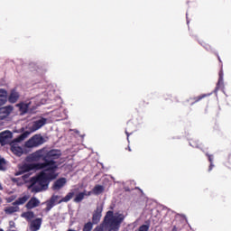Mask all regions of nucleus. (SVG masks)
Listing matches in <instances>:
<instances>
[{
  "instance_id": "f257e3e1",
  "label": "nucleus",
  "mask_w": 231,
  "mask_h": 231,
  "mask_svg": "<svg viewBox=\"0 0 231 231\" xmlns=\"http://www.w3.org/2000/svg\"><path fill=\"white\" fill-rule=\"evenodd\" d=\"M57 169H59L58 164L47 166L36 177H32L31 179L32 192H42V190H46L50 181L57 180V177L59 176V173H57Z\"/></svg>"
},
{
  "instance_id": "f03ea898",
  "label": "nucleus",
  "mask_w": 231,
  "mask_h": 231,
  "mask_svg": "<svg viewBox=\"0 0 231 231\" xmlns=\"http://www.w3.org/2000/svg\"><path fill=\"white\" fill-rule=\"evenodd\" d=\"M62 153L60 150H46L45 148L40 149L34 152H32L29 158L32 162H41L42 160L43 162L34 163L35 165H43L42 169H46V167H51L53 165H57V162L55 160H59Z\"/></svg>"
},
{
  "instance_id": "7ed1b4c3",
  "label": "nucleus",
  "mask_w": 231,
  "mask_h": 231,
  "mask_svg": "<svg viewBox=\"0 0 231 231\" xmlns=\"http://www.w3.org/2000/svg\"><path fill=\"white\" fill-rule=\"evenodd\" d=\"M46 142L44 137L41 134H35L27 142H25V147L28 149H32V147H39V145H42Z\"/></svg>"
},
{
  "instance_id": "20e7f679",
  "label": "nucleus",
  "mask_w": 231,
  "mask_h": 231,
  "mask_svg": "<svg viewBox=\"0 0 231 231\" xmlns=\"http://www.w3.org/2000/svg\"><path fill=\"white\" fill-rule=\"evenodd\" d=\"M104 211V204H97L92 215V224L98 225L102 219V212Z\"/></svg>"
},
{
  "instance_id": "39448f33",
  "label": "nucleus",
  "mask_w": 231,
  "mask_h": 231,
  "mask_svg": "<svg viewBox=\"0 0 231 231\" xmlns=\"http://www.w3.org/2000/svg\"><path fill=\"white\" fill-rule=\"evenodd\" d=\"M14 137V134H12L10 131L5 130L2 133H0V145L5 146L8 145L10 143V141Z\"/></svg>"
},
{
  "instance_id": "423d86ee",
  "label": "nucleus",
  "mask_w": 231,
  "mask_h": 231,
  "mask_svg": "<svg viewBox=\"0 0 231 231\" xmlns=\"http://www.w3.org/2000/svg\"><path fill=\"white\" fill-rule=\"evenodd\" d=\"M44 164H35V163H31V164H23L21 167L22 172H30V171H42V167Z\"/></svg>"
},
{
  "instance_id": "0eeeda50",
  "label": "nucleus",
  "mask_w": 231,
  "mask_h": 231,
  "mask_svg": "<svg viewBox=\"0 0 231 231\" xmlns=\"http://www.w3.org/2000/svg\"><path fill=\"white\" fill-rule=\"evenodd\" d=\"M14 111V106L12 105H8L6 106L0 107V120H5L12 115Z\"/></svg>"
},
{
  "instance_id": "6e6552de",
  "label": "nucleus",
  "mask_w": 231,
  "mask_h": 231,
  "mask_svg": "<svg viewBox=\"0 0 231 231\" xmlns=\"http://www.w3.org/2000/svg\"><path fill=\"white\" fill-rule=\"evenodd\" d=\"M41 205V200L36 197H32L30 200L26 203L25 208L27 210H32V208H37Z\"/></svg>"
},
{
  "instance_id": "1a4fd4ad",
  "label": "nucleus",
  "mask_w": 231,
  "mask_h": 231,
  "mask_svg": "<svg viewBox=\"0 0 231 231\" xmlns=\"http://www.w3.org/2000/svg\"><path fill=\"white\" fill-rule=\"evenodd\" d=\"M67 180L66 178H60L56 181H54L52 185V190H60L64 185H66Z\"/></svg>"
},
{
  "instance_id": "9d476101",
  "label": "nucleus",
  "mask_w": 231,
  "mask_h": 231,
  "mask_svg": "<svg viewBox=\"0 0 231 231\" xmlns=\"http://www.w3.org/2000/svg\"><path fill=\"white\" fill-rule=\"evenodd\" d=\"M15 106L18 107L21 115H26V113H28V109L30 108V104L24 102H20Z\"/></svg>"
},
{
  "instance_id": "9b49d317",
  "label": "nucleus",
  "mask_w": 231,
  "mask_h": 231,
  "mask_svg": "<svg viewBox=\"0 0 231 231\" xmlns=\"http://www.w3.org/2000/svg\"><path fill=\"white\" fill-rule=\"evenodd\" d=\"M45 125H46V120L44 118L34 122L31 128L32 133H34V131H39V129H41V127H42Z\"/></svg>"
},
{
  "instance_id": "f8f14e48",
  "label": "nucleus",
  "mask_w": 231,
  "mask_h": 231,
  "mask_svg": "<svg viewBox=\"0 0 231 231\" xmlns=\"http://www.w3.org/2000/svg\"><path fill=\"white\" fill-rule=\"evenodd\" d=\"M21 95H19V92L16 90H12L9 97H8V102L10 104H15L17 100H19Z\"/></svg>"
},
{
  "instance_id": "ddd939ff",
  "label": "nucleus",
  "mask_w": 231,
  "mask_h": 231,
  "mask_svg": "<svg viewBox=\"0 0 231 231\" xmlns=\"http://www.w3.org/2000/svg\"><path fill=\"white\" fill-rule=\"evenodd\" d=\"M41 225H42V218H36L31 222V231H37L41 229Z\"/></svg>"
},
{
  "instance_id": "4468645a",
  "label": "nucleus",
  "mask_w": 231,
  "mask_h": 231,
  "mask_svg": "<svg viewBox=\"0 0 231 231\" xmlns=\"http://www.w3.org/2000/svg\"><path fill=\"white\" fill-rule=\"evenodd\" d=\"M11 152L15 154V156L21 157L23 154V148L17 144L11 145Z\"/></svg>"
},
{
  "instance_id": "2eb2a0df",
  "label": "nucleus",
  "mask_w": 231,
  "mask_h": 231,
  "mask_svg": "<svg viewBox=\"0 0 231 231\" xmlns=\"http://www.w3.org/2000/svg\"><path fill=\"white\" fill-rule=\"evenodd\" d=\"M8 101V92L5 89L0 88V106H5Z\"/></svg>"
},
{
  "instance_id": "dca6fc26",
  "label": "nucleus",
  "mask_w": 231,
  "mask_h": 231,
  "mask_svg": "<svg viewBox=\"0 0 231 231\" xmlns=\"http://www.w3.org/2000/svg\"><path fill=\"white\" fill-rule=\"evenodd\" d=\"M218 81L217 83L216 88H215V93H217V90L222 89V88H224V84H223V69H221L218 72Z\"/></svg>"
},
{
  "instance_id": "f3484780",
  "label": "nucleus",
  "mask_w": 231,
  "mask_h": 231,
  "mask_svg": "<svg viewBox=\"0 0 231 231\" xmlns=\"http://www.w3.org/2000/svg\"><path fill=\"white\" fill-rule=\"evenodd\" d=\"M207 97H210V94H202L199 97H190L189 101H190V105L194 106V104H198V102L203 100V98H207Z\"/></svg>"
},
{
  "instance_id": "a211bd4d",
  "label": "nucleus",
  "mask_w": 231,
  "mask_h": 231,
  "mask_svg": "<svg viewBox=\"0 0 231 231\" xmlns=\"http://www.w3.org/2000/svg\"><path fill=\"white\" fill-rule=\"evenodd\" d=\"M73 196H75V191L69 192L64 198L58 201V205H60V203H68V201L73 199Z\"/></svg>"
},
{
  "instance_id": "6ab92c4d",
  "label": "nucleus",
  "mask_w": 231,
  "mask_h": 231,
  "mask_svg": "<svg viewBox=\"0 0 231 231\" xmlns=\"http://www.w3.org/2000/svg\"><path fill=\"white\" fill-rule=\"evenodd\" d=\"M28 199H30V197L28 195H24L23 197L18 198L14 202H13V205L16 207H18V205H24Z\"/></svg>"
},
{
  "instance_id": "aec40b11",
  "label": "nucleus",
  "mask_w": 231,
  "mask_h": 231,
  "mask_svg": "<svg viewBox=\"0 0 231 231\" xmlns=\"http://www.w3.org/2000/svg\"><path fill=\"white\" fill-rule=\"evenodd\" d=\"M5 212L7 215L15 214V212H19V206H10L5 208Z\"/></svg>"
},
{
  "instance_id": "412c9836",
  "label": "nucleus",
  "mask_w": 231,
  "mask_h": 231,
  "mask_svg": "<svg viewBox=\"0 0 231 231\" xmlns=\"http://www.w3.org/2000/svg\"><path fill=\"white\" fill-rule=\"evenodd\" d=\"M84 198H86V190L78 193L74 198L73 201L74 203H82V201L84 200Z\"/></svg>"
},
{
  "instance_id": "4be33fe9",
  "label": "nucleus",
  "mask_w": 231,
  "mask_h": 231,
  "mask_svg": "<svg viewBox=\"0 0 231 231\" xmlns=\"http://www.w3.org/2000/svg\"><path fill=\"white\" fill-rule=\"evenodd\" d=\"M30 136V132L25 131L23 132L22 134H20L15 140L14 142H23L24 140H26V137Z\"/></svg>"
},
{
  "instance_id": "5701e85b",
  "label": "nucleus",
  "mask_w": 231,
  "mask_h": 231,
  "mask_svg": "<svg viewBox=\"0 0 231 231\" xmlns=\"http://www.w3.org/2000/svg\"><path fill=\"white\" fill-rule=\"evenodd\" d=\"M104 192V186L102 185H96L93 188V193L96 194V196H98V194H102Z\"/></svg>"
},
{
  "instance_id": "b1692460",
  "label": "nucleus",
  "mask_w": 231,
  "mask_h": 231,
  "mask_svg": "<svg viewBox=\"0 0 231 231\" xmlns=\"http://www.w3.org/2000/svg\"><path fill=\"white\" fill-rule=\"evenodd\" d=\"M22 217H24L25 219H33L35 217V214L33 211H27L22 214Z\"/></svg>"
},
{
  "instance_id": "393cba45",
  "label": "nucleus",
  "mask_w": 231,
  "mask_h": 231,
  "mask_svg": "<svg viewBox=\"0 0 231 231\" xmlns=\"http://www.w3.org/2000/svg\"><path fill=\"white\" fill-rule=\"evenodd\" d=\"M189 145H191V147H195L197 149H199V147H201V143H199V141H198L196 139H190L189 140Z\"/></svg>"
},
{
  "instance_id": "a878e982",
  "label": "nucleus",
  "mask_w": 231,
  "mask_h": 231,
  "mask_svg": "<svg viewBox=\"0 0 231 231\" xmlns=\"http://www.w3.org/2000/svg\"><path fill=\"white\" fill-rule=\"evenodd\" d=\"M55 207V203L51 202V200H48L46 202V208H44V212H50L51 208Z\"/></svg>"
},
{
  "instance_id": "bb28decb",
  "label": "nucleus",
  "mask_w": 231,
  "mask_h": 231,
  "mask_svg": "<svg viewBox=\"0 0 231 231\" xmlns=\"http://www.w3.org/2000/svg\"><path fill=\"white\" fill-rule=\"evenodd\" d=\"M131 125H133V123H131V121L127 122V127L125 129V134L127 136V140H129V136L130 134H133V131L129 133V131H131Z\"/></svg>"
},
{
  "instance_id": "cd10ccee",
  "label": "nucleus",
  "mask_w": 231,
  "mask_h": 231,
  "mask_svg": "<svg viewBox=\"0 0 231 231\" xmlns=\"http://www.w3.org/2000/svg\"><path fill=\"white\" fill-rule=\"evenodd\" d=\"M93 230V224L92 222H88L83 226V231H91Z\"/></svg>"
},
{
  "instance_id": "c85d7f7f",
  "label": "nucleus",
  "mask_w": 231,
  "mask_h": 231,
  "mask_svg": "<svg viewBox=\"0 0 231 231\" xmlns=\"http://www.w3.org/2000/svg\"><path fill=\"white\" fill-rule=\"evenodd\" d=\"M5 165H6V161L5 158H0V171H6Z\"/></svg>"
},
{
  "instance_id": "c756f323",
  "label": "nucleus",
  "mask_w": 231,
  "mask_h": 231,
  "mask_svg": "<svg viewBox=\"0 0 231 231\" xmlns=\"http://www.w3.org/2000/svg\"><path fill=\"white\" fill-rule=\"evenodd\" d=\"M201 46H203V48H205V50H207L208 51H212V46H210V44L205 42H202L201 43Z\"/></svg>"
},
{
  "instance_id": "7c9ffc66",
  "label": "nucleus",
  "mask_w": 231,
  "mask_h": 231,
  "mask_svg": "<svg viewBox=\"0 0 231 231\" xmlns=\"http://www.w3.org/2000/svg\"><path fill=\"white\" fill-rule=\"evenodd\" d=\"M59 199H60V196L59 195H52L51 198L50 199V200L53 202L54 205L55 203H57V201H59Z\"/></svg>"
},
{
  "instance_id": "2f4dec72",
  "label": "nucleus",
  "mask_w": 231,
  "mask_h": 231,
  "mask_svg": "<svg viewBox=\"0 0 231 231\" xmlns=\"http://www.w3.org/2000/svg\"><path fill=\"white\" fill-rule=\"evenodd\" d=\"M206 156H208L209 163H214V157L212 155L207 153Z\"/></svg>"
},
{
  "instance_id": "473e14b6",
  "label": "nucleus",
  "mask_w": 231,
  "mask_h": 231,
  "mask_svg": "<svg viewBox=\"0 0 231 231\" xmlns=\"http://www.w3.org/2000/svg\"><path fill=\"white\" fill-rule=\"evenodd\" d=\"M93 231H104V226H97Z\"/></svg>"
},
{
  "instance_id": "72a5a7b5",
  "label": "nucleus",
  "mask_w": 231,
  "mask_h": 231,
  "mask_svg": "<svg viewBox=\"0 0 231 231\" xmlns=\"http://www.w3.org/2000/svg\"><path fill=\"white\" fill-rule=\"evenodd\" d=\"M212 169H214V162H211V163L209 164L208 172H210V171H212Z\"/></svg>"
},
{
  "instance_id": "f704fd0d",
  "label": "nucleus",
  "mask_w": 231,
  "mask_h": 231,
  "mask_svg": "<svg viewBox=\"0 0 231 231\" xmlns=\"http://www.w3.org/2000/svg\"><path fill=\"white\" fill-rule=\"evenodd\" d=\"M9 228L14 229V222H10V226H9Z\"/></svg>"
},
{
  "instance_id": "c9c22d12",
  "label": "nucleus",
  "mask_w": 231,
  "mask_h": 231,
  "mask_svg": "<svg viewBox=\"0 0 231 231\" xmlns=\"http://www.w3.org/2000/svg\"><path fill=\"white\" fill-rule=\"evenodd\" d=\"M91 194V191H86V195L85 196H89Z\"/></svg>"
},
{
  "instance_id": "e433bc0d",
  "label": "nucleus",
  "mask_w": 231,
  "mask_h": 231,
  "mask_svg": "<svg viewBox=\"0 0 231 231\" xmlns=\"http://www.w3.org/2000/svg\"><path fill=\"white\" fill-rule=\"evenodd\" d=\"M14 199H15V198L9 199L8 202L10 203L11 201H14Z\"/></svg>"
},
{
  "instance_id": "4c0bfd02",
  "label": "nucleus",
  "mask_w": 231,
  "mask_h": 231,
  "mask_svg": "<svg viewBox=\"0 0 231 231\" xmlns=\"http://www.w3.org/2000/svg\"><path fill=\"white\" fill-rule=\"evenodd\" d=\"M127 150L129 151V152H131V151H133V150H131L130 146H128Z\"/></svg>"
},
{
  "instance_id": "58836bf2",
  "label": "nucleus",
  "mask_w": 231,
  "mask_h": 231,
  "mask_svg": "<svg viewBox=\"0 0 231 231\" xmlns=\"http://www.w3.org/2000/svg\"><path fill=\"white\" fill-rule=\"evenodd\" d=\"M0 190H3V185L0 183Z\"/></svg>"
},
{
  "instance_id": "ea45409f",
  "label": "nucleus",
  "mask_w": 231,
  "mask_h": 231,
  "mask_svg": "<svg viewBox=\"0 0 231 231\" xmlns=\"http://www.w3.org/2000/svg\"><path fill=\"white\" fill-rule=\"evenodd\" d=\"M125 190H126V192H129V191H130V189H125Z\"/></svg>"
},
{
  "instance_id": "a19ab883",
  "label": "nucleus",
  "mask_w": 231,
  "mask_h": 231,
  "mask_svg": "<svg viewBox=\"0 0 231 231\" xmlns=\"http://www.w3.org/2000/svg\"><path fill=\"white\" fill-rule=\"evenodd\" d=\"M218 60H219V62H221V58L218 57Z\"/></svg>"
},
{
  "instance_id": "79ce46f5",
  "label": "nucleus",
  "mask_w": 231,
  "mask_h": 231,
  "mask_svg": "<svg viewBox=\"0 0 231 231\" xmlns=\"http://www.w3.org/2000/svg\"><path fill=\"white\" fill-rule=\"evenodd\" d=\"M26 176H28V175H23V178H26Z\"/></svg>"
},
{
  "instance_id": "37998d69",
  "label": "nucleus",
  "mask_w": 231,
  "mask_h": 231,
  "mask_svg": "<svg viewBox=\"0 0 231 231\" xmlns=\"http://www.w3.org/2000/svg\"><path fill=\"white\" fill-rule=\"evenodd\" d=\"M0 231H5V230H3V229L1 228Z\"/></svg>"
}]
</instances>
